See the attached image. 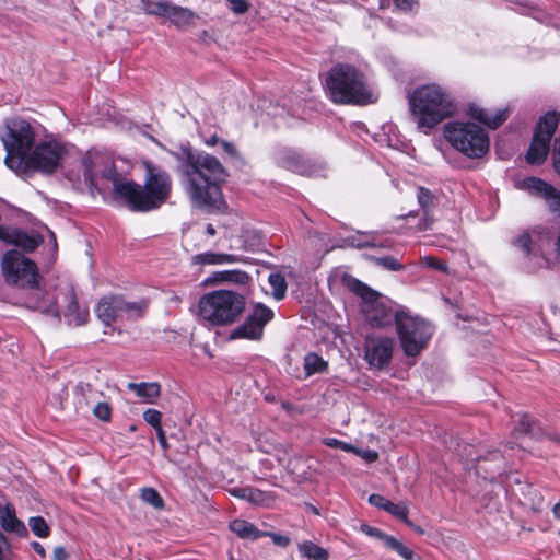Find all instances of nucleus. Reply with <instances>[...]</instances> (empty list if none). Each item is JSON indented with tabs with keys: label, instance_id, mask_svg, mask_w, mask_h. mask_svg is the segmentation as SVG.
<instances>
[{
	"label": "nucleus",
	"instance_id": "42",
	"mask_svg": "<svg viewBox=\"0 0 560 560\" xmlns=\"http://www.w3.org/2000/svg\"><path fill=\"white\" fill-rule=\"evenodd\" d=\"M421 262L422 265H424L425 267H429V268H433V269H436V270H440V271H446L447 270V266L445 262L439 260L438 258L433 257V256H424L421 258Z\"/></svg>",
	"mask_w": 560,
	"mask_h": 560
},
{
	"label": "nucleus",
	"instance_id": "39",
	"mask_svg": "<svg viewBox=\"0 0 560 560\" xmlns=\"http://www.w3.org/2000/svg\"><path fill=\"white\" fill-rule=\"evenodd\" d=\"M93 415L97 419L107 422L112 417V408L107 402L98 401L93 408Z\"/></svg>",
	"mask_w": 560,
	"mask_h": 560
},
{
	"label": "nucleus",
	"instance_id": "43",
	"mask_svg": "<svg viewBox=\"0 0 560 560\" xmlns=\"http://www.w3.org/2000/svg\"><path fill=\"white\" fill-rule=\"evenodd\" d=\"M532 235L528 232H523L514 242L524 253H530Z\"/></svg>",
	"mask_w": 560,
	"mask_h": 560
},
{
	"label": "nucleus",
	"instance_id": "28",
	"mask_svg": "<svg viewBox=\"0 0 560 560\" xmlns=\"http://www.w3.org/2000/svg\"><path fill=\"white\" fill-rule=\"evenodd\" d=\"M172 2L168 0H141V10L150 15L167 18Z\"/></svg>",
	"mask_w": 560,
	"mask_h": 560
},
{
	"label": "nucleus",
	"instance_id": "30",
	"mask_svg": "<svg viewBox=\"0 0 560 560\" xmlns=\"http://www.w3.org/2000/svg\"><path fill=\"white\" fill-rule=\"evenodd\" d=\"M525 189L529 192L545 197L546 194L552 192V186L537 177H528L523 182Z\"/></svg>",
	"mask_w": 560,
	"mask_h": 560
},
{
	"label": "nucleus",
	"instance_id": "41",
	"mask_svg": "<svg viewBox=\"0 0 560 560\" xmlns=\"http://www.w3.org/2000/svg\"><path fill=\"white\" fill-rule=\"evenodd\" d=\"M225 1L229 3L231 11L237 15L246 13L249 9V3L247 0H225Z\"/></svg>",
	"mask_w": 560,
	"mask_h": 560
},
{
	"label": "nucleus",
	"instance_id": "7",
	"mask_svg": "<svg viewBox=\"0 0 560 560\" xmlns=\"http://www.w3.org/2000/svg\"><path fill=\"white\" fill-rule=\"evenodd\" d=\"M5 129L1 136L7 151L4 163L10 170L19 171L23 168L25 158L34 144L35 132L31 124L22 118L8 119Z\"/></svg>",
	"mask_w": 560,
	"mask_h": 560
},
{
	"label": "nucleus",
	"instance_id": "57",
	"mask_svg": "<svg viewBox=\"0 0 560 560\" xmlns=\"http://www.w3.org/2000/svg\"><path fill=\"white\" fill-rule=\"evenodd\" d=\"M54 560H68V553L62 546H58L52 552Z\"/></svg>",
	"mask_w": 560,
	"mask_h": 560
},
{
	"label": "nucleus",
	"instance_id": "31",
	"mask_svg": "<svg viewBox=\"0 0 560 560\" xmlns=\"http://www.w3.org/2000/svg\"><path fill=\"white\" fill-rule=\"evenodd\" d=\"M327 366L326 361L318 354L311 352L304 358V370L306 375L323 372Z\"/></svg>",
	"mask_w": 560,
	"mask_h": 560
},
{
	"label": "nucleus",
	"instance_id": "40",
	"mask_svg": "<svg viewBox=\"0 0 560 560\" xmlns=\"http://www.w3.org/2000/svg\"><path fill=\"white\" fill-rule=\"evenodd\" d=\"M544 198L549 210L560 214V192L552 187V192L546 194Z\"/></svg>",
	"mask_w": 560,
	"mask_h": 560
},
{
	"label": "nucleus",
	"instance_id": "32",
	"mask_svg": "<svg viewBox=\"0 0 560 560\" xmlns=\"http://www.w3.org/2000/svg\"><path fill=\"white\" fill-rule=\"evenodd\" d=\"M217 279L223 282L246 284L249 281V276L242 270H224L217 273Z\"/></svg>",
	"mask_w": 560,
	"mask_h": 560
},
{
	"label": "nucleus",
	"instance_id": "21",
	"mask_svg": "<svg viewBox=\"0 0 560 560\" xmlns=\"http://www.w3.org/2000/svg\"><path fill=\"white\" fill-rule=\"evenodd\" d=\"M369 502L372 505L383 509L397 518L408 523V509L404 504L393 503L383 495L375 493L370 495Z\"/></svg>",
	"mask_w": 560,
	"mask_h": 560
},
{
	"label": "nucleus",
	"instance_id": "18",
	"mask_svg": "<svg viewBox=\"0 0 560 560\" xmlns=\"http://www.w3.org/2000/svg\"><path fill=\"white\" fill-rule=\"evenodd\" d=\"M469 115L491 129H497L508 118L506 109H498L495 113H491L478 105L469 106Z\"/></svg>",
	"mask_w": 560,
	"mask_h": 560
},
{
	"label": "nucleus",
	"instance_id": "25",
	"mask_svg": "<svg viewBox=\"0 0 560 560\" xmlns=\"http://www.w3.org/2000/svg\"><path fill=\"white\" fill-rule=\"evenodd\" d=\"M230 493L235 498L246 500L255 505H262L268 500L266 492L252 487L233 488L230 490Z\"/></svg>",
	"mask_w": 560,
	"mask_h": 560
},
{
	"label": "nucleus",
	"instance_id": "46",
	"mask_svg": "<svg viewBox=\"0 0 560 560\" xmlns=\"http://www.w3.org/2000/svg\"><path fill=\"white\" fill-rule=\"evenodd\" d=\"M220 145H221L223 152L226 153L230 158L236 159V160L241 159V154H240L238 150L232 142L223 140V141H221Z\"/></svg>",
	"mask_w": 560,
	"mask_h": 560
},
{
	"label": "nucleus",
	"instance_id": "12",
	"mask_svg": "<svg viewBox=\"0 0 560 560\" xmlns=\"http://www.w3.org/2000/svg\"><path fill=\"white\" fill-rule=\"evenodd\" d=\"M67 154L68 150L61 142H40L26 155L23 167L50 174L61 165Z\"/></svg>",
	"mask_w": 560,
	"mask_h": 560
},
{
	"label": "nucleus",
	"instance_id": "49",
	"mask_svg": "<svg viewBox=\"0 0 560 560\" xmlns=\"http://www.w3.org/2000/svg\"><path fill=\"white\" fill-rule=\"evenodd\" d=\"M353 452H355L359 456H361L368 463H373L378 458L377 452H375L373 450L361 451V450L354 448Z\"/></svg>",
	"mask_w": 560,
	"mask_h": 560
},
{
	"label": "nucleus",
	"instance_id": "8",
	"mask_svg": "<svg viewBox=\"0 0 560 560\" xmlns=\"http://www.w3.org/2000/svg\"><path fill=\"white\" fill-rule=\"evenodd\" d=\"M444 136L454 149L470 159L482 158L489 150L487 131L472 122L447 124Z\"/></svg>",
	"mask_w": 560,
	"mask_h": 560
},
{
	"label": "nucleus",
	"instance_id": "33",
	"mask_svg": "<svg viewBox=\"0 0 560 560\" xmlns=\"http://www.w3.org/2000/svg\"><path fill=\"white\" fill-rule=\"evenodd\" d=\"M269 284L272 288V295L276 300L284 298L287 292V281L280 273H271L269 276Z\"/></svg>",
	"mask_w": 560,
	"mask_h": 560
},
{
	"label": "nucleus",
	"instance_id": "34",
	"mask_svg": "<svg viewBox=\"0 0 560 560\" xmlns=\"http://www.w3.org/2000/svg\"><path fill=\"white\" fill-rule=\"evenodd\" d=\"M140 497L143 502L153 506L154 509L161 510L164 508V500L154 488H143L141 490Z\"/></svg>",
	"mask_w": 560,
	"mask_h": 560
},
{
	"label": "nucleus",
	"instance_id": "53",
	"mask_svg": "<svg viewBox=\"0 0 560 560\" xmlns=\"http://www.w3.org/2000/svg\"><path fill=\"white\" fill-rule=\"evenodd\" d=\"M553 166L558 174H560V140L555 141L553 149Z\"/></svg>",
	"mask_w": 560,
	"mask_h": 560
},
{
	"label": "nucleus",
	"instance_id": "13",
	"mask_svg": "<svg viewBox=\"0 0 560 560\" xmlns=\"http://www.w3.org/2000/svg\"><path fill=\"white\" fill-rule=\"evenodd\" d=\"M559 118L560 116L557 112H549L540 117L526 154L528 163L541 164L546 160L550 140L558 128Z\"/></svg>",
	"mask_w": 560,
	"mask_h": 560
},
{
	"label": "nucleus",
	"instance_id": "11",
	"mask_svg": "<svg viewBox=\"0 0 560 560\" xmlns=\"http://www.w3.org/2000/svg\"><path fill=\"white\" fill-rule=\"evenodd\" d=\"M147 306L144 301L129 302L121 296H105L96 307V315L108 326L118 319L129 320L142 317Z\"/></svg>",
	"mask_w": 560,
	"mask_h": 560
},
{
	"label": "nucleus",
	"instance_id": "52",
	"mask_svg": "<svg viewBox=\"0 0 560 560\" xmlns=\"http://www.w3.org/2000/svg\"><path fill=\"white\" fill-rule=\"evenodd\" d=\"M328 446H331V447H337V448H341L343 451H348V452H352L354 451V447L351 446L350 444L348 443H345L342 441H339L337 439H330L327 441L326 443Z\"/></svg>",
	"mask_w": 560,
	"mask_h": 560
},
{
	"label": "nucleus",
	"instance_id": "38",
	"mask_svg": "<svg viewBox=\"0 0 560 560\" xmlns=\"http://www.w3.org/2000/svg\"><path fill=\"white\" fill-rule=\"evenodd\" d=\"M143 420L150 424L151 427L154 428V430H158V428H162L161 425V421H162V413L161 411L156 410V409H147L144 412H143Z\"/></svg>",
	"mask_w": 560,
	"mask_h": 560
},
{
	"label": "nucleus",
	"instance_id": "3",
	"mask_svg": "<svg viewBox=\"0 0 560 560\" xmlns=\"http://www.w3.org/2000/svg\"><path fill=\"white\" fill-rule=\"evenodd\" d=\"M409 108L417 128L424 133L431 131L456 112L452 93L438 83L416 88L408 97Z\"/></svg>",
	"mask_w": 560,
	"mask_h": 560
},
{
	"label": "nucleus",
	"instance_id": "62",
	"mask_svg": "<svg viewBox=\"0 0 560 560\" xmlns=\"http://www.w3.org/2000/svg\"><path fill=\"white\" fill-rule=\"evenodd\" d=\"M550 438L560 443V435H551Z\"/></svg>",
	"mask_w": 560,
	"mask_h": 560
},
{
	"label": "nucleus",
	"instance_id": "58",
	"mask_svg": "<svg viewBox=\"0 0 560 560\" xmlns=\"http://www.w3.org/2000/svg\"><path fill=\"white\" fill-rule=\"evenodd\" d=\"M222 139H220L217 135H212L208 138H205L203 143L207 147H214L215 144H221Z\"/></svg>",
	"mask_w": 560,
	"mask_h": 560
},
{
	"label": "nucleus",
	"instance_id": "27",
	"mask_svg": "<svg viewBox=\"0 0 560 560\" xmlns=\"http://www.w3.org/2000/svg\"><path fill=\"white\" fill-rule=\"evenodd\" d=\"M417 199L424 214V224L422 229H429L432 221L430 219V213L434 208V195L429 189L419 187L417 192Z\"/></svg>",
	"mask_w": 560,
	"mask_h": 560
},
{
	"label": "nucleus",
	"instance_id": "44",
	"mask_svg": "<svg viewBox=\"0 0 560 560\" xmlns=\"http://www.w3.org/2000/svg\"><path fill=\"white\" fill-rule=\"evenodd\" d=\"M0 560H11V547L2 532H0Z\"/></svg>",
	"mask_w": 560,
	"mask_h": 560
},
{
	"label": "nucleus",
	"instance_id": "9",
	"mask_svg": "<svg viewBox=\"0 0 560 560\" xmlns=\"http://www.w3.org/2000/svg\"><path fill=\"white\" fill-rule=\"evenodd\" d=\"M395 325L401 349L407 357L418 355L433 335V328L428 322L404 310L396 311Z\"/></svg>",
	"mask_w": 560,
	"mask_h": 560
},
{
	"label": "nucleus",
	"instance_id": "56",
	"mask_svg": "<svg viewBox=\"0 0 560 560\" xmlns=\"http://www.w3.org/2000/svg\"><path fill=\"white\" fill-rule=\"evenodd\" d=\"M85 179L91 183L92 186L96 185L97 182V174L85 162V172H84Z\"/></svg>",
	"mask_w": 560,
	"mask_h": 560
},
{
	"label": "nucleus",
	"instance_id": "23",
	"mask_svg": "<svg viewBox=\"0 0 560 560\" xmlns=\"http://www.w3.org/2000/svg\"><path fill=\"white\" fill-rule=\"evenodd\" d=\"M491 459L481 458L477 460L476 470L477 474L485 472V478L493 480L501 470L502 457L500 452H492L489 454Z\"/></svg>",
	"mask_w": 560,
	"mask_h": 560
},
{
	"label": "nucleus",
	"instance_id": "6",
	"mask_svg": "<svg viewBox=\"0 0 560 560\" xmlns=\"http://www.w3.org/2000/svg\"><path fill=\"white\" fill-rule=\"evenodd\" d=\"M245 296L231 290H215L203 294L198 303L199 315L215 326L235 323L245 311Z\"/></svg>",
	"mask_w": 560,
	"mask_h": 560
},
{
	"label": "nucleus",
	"instance_id": "22",
	"mask_svg": "<svg viewBox=\"0 0 560 560\" xmlns=\"http://www.w3.org/2000/svg\"><path fill=\"white\" fill-rule=\"evenodd\" d=\"M127 387L145 404H153L161 395L159 383H128Z\"/></svg>",
	"mask_w": 560,
	"mask_h": 560
},
{
	"label": "nucleus",
	"instance_id": "35",
	"mask_svg": "<svg viewBox=\"0 0 560 560\" xmlns=\"http://www.w3.org/2000/svg\"><path fill=\"white\" fill-rule=\"evenodd\" d=\"M28 525L32 532L40 538L47 537L49 535V527L46 521L42 516L31 517L28 521Z\"/></svg>",
	"mask_w": 560,
	"mask_h": 560
},
{
	"label": "nucleus",
	"instance_id": "26",
	"mask_svg": "<svg viewBox=\"0 0 560 560\" xmlns=\"http://www.w3.org/2000/svg\"><path fill=\"white\" fill-rule=\"evenodd\" d=\"M240 259L235 255L231 254H218L212 252L197 254L192 257V261L199 265H221V264H233Z\"/></svg>",
	"mask_w": 560,
	"mask_h": 560
},
{
	"label": "nucleus",
	"instance_id": "61",
	"mask_svg": "<svg viewBox=\"0 0 560 560\" xmlns=\"http://www.w3.org/2000/svg\"><path fill=\"white\" fill-rule=\"evenodd\" d=\"M206 233L208 235H210V236H214L215 235L217 231H215L214 226L211 223L207 224Z\"/></svg>",
	"mask_w": 560,
	"mask_h": 560
},
{
	"label": "nucleus",
	"instance_id": "2",
	"mask_svg": "<svg viewBox=\"0 0 560 560\" xmlns=\"http://www.w3.org/2000/svg\"><path fill=\"white\" fill-rule=\"evenodd\" d=\"M144 186L136 184L121 176L109 165L104 168L102 176L112 182L113 196L121 199L130 210L147 212L166 202L172 191L170 174L161 167L145 161Z\"/></svg>",
	"mask_w": 560,
	"mask_h": 560
},
{
	"label": "nucleus",
	"instance_id": "54",
	"mask_svg": "<svg viewBox=\"0 0 560 560\" xmlns=\"http://www.w3.org/2000/svg\"><path fill=\"white\" fill-rule=\"evenodd\" d=\"M381 540L387 548L392 550H395L397 546L400 544V541L397 540L395 537L386 535L385 533H383V537L381 538Z\"/></svg>",
	"mask_w": 560,
	"mask_h": 560
},
{
	"label": "nucleus",
	"instance_id": "4",
	"mask_svg": "<svg viewBox=\"0 0 560 560\" xmlns=\"http://www.w3.org/2000/svg\"><path fill=\"white\" fill-rule=\"evenodd\" d=\"M1 268L5 282L11 285L30 289L24 305L43 314H57L55 301L45 295L38 287L37 266L20 252H7L1 259Z\"/></svg>",
	"mask_w": 560,
	"mask_h": 560
},
{
	"label": "nucleus",
	"instance_id": "48",
	"mask_svg": "<svg viewBox=\"0 0 560 560\" xmlns=\"http://www.w3.org/2000/svg\"><path fill=\"white\" fill-rule=\"evenodd\" d=\"M360 530L362 533H364L365 535L370 536V537H374V538H377L381 540V538L383 537V532L376 527H372L368 524H362L360 526Z\"/></svg>",
	"mask_w": 560,
	"mask_h": 560
},
{
	"label": "nucleus",
	"instance_id": "47",
	"mask_svg": "<svg viewBox=\"0 0 560 560\" xmlns=\"http://www.w3.org/2000/svg\"><path fill=\"white\" fill-rule=\"evenodd\" d=\"M397 9L409 12L417 5V0H393Z\"/></svg>",
	"mask_w": 560,
	"mask_h": 560
},
{
	"label": "nucleus",
	"instance_id": "24",
	"mask_svg": "<svg viewBox=\"0 0 560 560\" xmlns=\"http://www.w3.org/2000/svg\"><path fill=\"white\" fill-rule=\"evenodd\" d=\"M230 529L240 538L256 540L265 536L254 524L244 520H234L230 524Z\"/></svg>",
	"mask_w": 560,
	"mask_h": 560
},
{
	"label": "nucleus",
	"instance_id": "36",
	"mask_svg": "<svg viewBox=\"0 0 560 560\" xmlns=\"http://www.w3.org/2000/svg\"><path fill=\"white\" fill-rule=\"evenodd\" d=\"M374 262L387 270L398 271L404 268L400 261L393 256L374 257Z\"/></svg>",
	"mask_w": 560,
	"mask_h": 560
},
{
	"label": "nucleus",
	"instance_id": "5",
	"mask_svg": "<svg viewBox=\"0 0 560 560\" xmlns=\"http://www.w3.org/2000/svg\"><path fill=\"white\" fill-rule=\"evenodd\" d=\"M327 94L335 104L364 105L375 102L364 75L353 66L337 65L326 78Z\"/></svg>",
	"mask_w": 560,
	"mask_h": 560
},
{
	"label": "nucleus",
	"instance_id": "50",
	"mask_svg": "<svg viewBox=\"0 0 560 560\" xmlns=\"http://www.w3.org/2000/svg\"><path fill=\"white\" fill-rule=\"evenodd\" d=\"M265 536L271 537L272 541L277 546L287 547L290 544V538L288 536L275 534V533H265Z\"/></svg>",
	"mask_w": 560,
	"mask_h": 560
},
{
	"label": "nucleus",
	"instance_id": "10",
	"mask_svg": "<svg viewBox=\"0 0 560 560\" xmlns=\"http://www.w3.org/2000/svg\"><path fill=\"white\" fill-rule=\"evenodd\" d=\"M351 290L362 299L361 311L365 320L372 327H385L395 320L390 302L365 283L355 280Z\"/></svg>",
	"mask_w": 560,
	"mask_h": 560
},
{
	"label": "nucleus",
	"instance_id": "20",
	"mask_svg": "<svg viewBox=\"0 0 560 560\" xmlns=\"http://www.w3.org/2000/svg\"><path fill=\"white\" fill-rule=\"evenodd\" d=\"M166 19L176 27L182 28L194 24L198 14L188 8L172 3Z\"/></svg>",
	"mask_w": 560,
	"mask_h": 560
},
{
	"label": "nucleus",
	"instance_id": "19",
	"mask_svg": "<svg viewBox=\"0 0 560 560\" xmlns=\"http://www.w3.org/2000/svg\"><path fill=\"white\" fill-rule=\"evenodd\" d=\"M0 525L5 532L15 533L20 536L26 534V528L16 517L15 509L12 504L0 506Z\"/></svg>",
	"mask_w": 560,
	"mask_h": 560
},
{
	"label": "nucleus",
	"instance_id": "29",
	"mask_svg": "<svg viewBox=\"0 0 560 560\" xmlns=\"http://www.w3.org/2000/svg\"><path fill=\"white\" fill-rule=\"evenodd\" d=\"M299 551L302 557L310 560H327L329 558L326 549L310 540L299 544Z\"/></svg>",
	"mask_w": 560,
	"mask_h": 560
},
{
	"label": "nucleus",
	"instance_id": "59",
	"mask_svg": "<svg viewBox=\"0 0 560 560\" xmlns=\"http://www.w3.org/2000/svg\"><path fill=\"white\" fill-rule=\"evenodd\" d=\"M32 547L33 549L35 550V552H37L40 557H45L46 556V551H45V548L37 541H34L32 544Z\"/></svg>",
	"mask_w": 560,
	"mask_h": 560
},
{
	"label": "nucleus",
	"instance_id": "1",
	"mask_svg": "<svg viewBox=\"0 0 560 560\" xmlns=\"http://www.w3.org/2000/svg\"><path fill=\"white\" fill-rule=\"evenodd\" d=\"M178 161L180 185L192 207L208 211H223L226 202L222 185L230 174L221 161L205 151H194L183 147L173 153Z\"/></svg>",
	"mask_w": 560,
	"mask_h": 560
},
{
	"label": "nucleus",
	"instance_id": "16",
	"mask_svg": "<svg viewBox=\"0 0 560 560\" xmlns=\"http://www.w3.org/2000/svg\"><path fill=\"white\" fill-rule=\"evenodd\" d=\"M394 348L392 337L370 336L365 339L364 359L371 366L382 370L392 361Z\"/></svg>",
	"mask_w": 560,
	"mask_h": 560
},
{
	"label": "nucleus",
	"instance_id": "60",
	"mask_svg": "<svg viewBox=\"0 0 560 560\" xmlns=\"http://www.w3.org/2000/svg\"><path fill=\"white\" fill-rule=\"evenodd\" d=\"M552 514H553L555 518L560 521V501L553 505Z\"/></svg>",
	"mask_w": 560,
	"mask_h": 560
},
{
	"label": "nucleus",
	"instance_id": "51",
	"mask_svg": "<svg viewBox=\"0 0 560 560\" xmlns=\"http://www.w3.org/2000/svg\"><path fill=\"white\" fill-rule=\"evenodd\" d=\"M395 551L401 556L405 560H415V553L408 547H406L401 541L395 549Z\"/></svg>",
	"mask_w": 560,
	"mask_h": 560
},
{
	"label": "nucleus",
	"instance_id": "45",
	"mask_svg": "<svg viewBox=\"0 0 560 560\" xmlns=\"http://www.w3.org/2000/svg\"><path fill=\"white\" fill-rule=\"evenodd\" d=\"M533 423L528 416L524 415L520 418L518 424L515 428L517 434H527L532 432Z\"/></svg>",
	"mask_w": 560,
	"mask_h": 560
},
{
	"label": "nucleus",
	"instance_id": "15",
	"mask_svg": "<svg viewBox=\"0 0 560 560\" xmlns=\"http://www.w3.org/2000/svg\"><path fill=\"white\" fill-rule=\"evenodd\" d=\"M45 295L54 299L57 310V314L50 313L49 315L59 317V314L62 313L66 322L70 326H82L86 324L89 319V308L86 305L79 303L72 289H67L62 292L61 299L58 300L48 293H45Z\"/></svg>",
	"mask_w": 560,
	"mask_h": 560
},
{
	"label": "nucleus",
	"instance_id": "14",
	"mask_svg": "<svg viewBox=\"0 0 560 560\" xmlns=\"http://www.w3.org/2000/svg\"><path fill=\"white\" fill-rule=\"evenodd\" d=\"M272 317L273 312L269 307L262 303H256L245 322L231 332V338L258 340L262 336L265 326L272 319Z\"/></svg>",
	"mask_w": 560,
	"mask_h": 560
},
{
	"label": "nucleus",
	"instance_id": "55",
	"mask_svg": "<svg viewBox=\"0 0 560 560\" xmlns=\"http://www.w3.org/2000/svg\"><path fill=\"white\" fill-rule=\"evenodd\" d=\"M155 432H156V436H158L160 446L163 448V451H166L170 445L167 443L166 435H165L163 428H158V430H155Z\"/></svg>",
	"mask_w": 560,
	"mask_h": 560
},
{
	"label": "nucleus",
	"instance_id": "17",
	"mask_svg": "<svg viewBox=\"0 0 560 560\" xmlns=\"http://www.w3.org/2000/svg\"><path fill=\"white\" fill-rule=\"evenodd\" d=\"M0 240L21 247L25 252H32L39 245V240L36 236L3 225H0Z\"/></svg>",
	"mask_w": 560,
	"mask_h": 560
},
{
	"label": "nucleus",
	"instance_id": "37",
	"mask_svg": "<svg viewBox=\"0 0 560 560\" xmlns=\"http://www.w3.org/2000/svg\"><path fill=\"white\" fill-rule=\"evenodd\" d=\"M77 390L82 395L86 405L94 402L97 398L96 396L102 394V393L94 390L90 384H85V383H80L77 386Z\"/></svg>",
	"mask_w": 560,
	"mask_h": 560
}]
</instances>
